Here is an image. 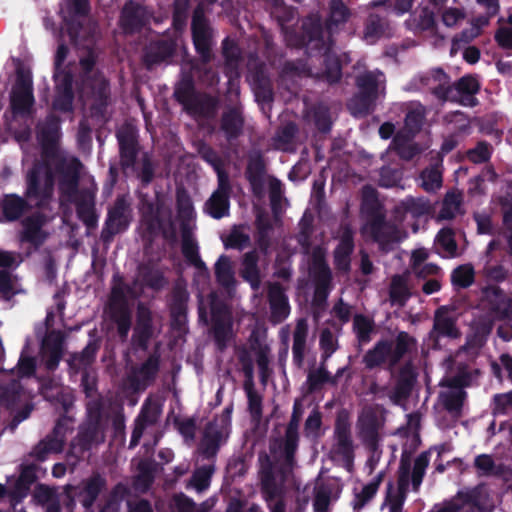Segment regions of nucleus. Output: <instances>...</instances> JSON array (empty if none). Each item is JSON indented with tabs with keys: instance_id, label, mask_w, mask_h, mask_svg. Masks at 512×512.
<instances>
[{
	"instance_id": "43",
	"label": "nucleus",
	"mask_w": 512,
	"mask_h": 512,
	"mask_svg": "<svg viewBox=\"0 0 512 512\" xmlns=\"http://www.w3.org/2000/svg\"><path fill=\"white\" fill-rule=\"evenodd\" d=\"M500 204L503 211L504 224L506 231L504 237L507 240L509 252L512 254V188H510L505 197L500 198Z\"/></svg>"
},
{
	"instance_id": "7",
	"label": "nucleus",
	"mask_w": 512,
	"mask_h": 512,
	"mask_svg": "<svg viewBox=\"0 0 512 512\" xmlns=\"http://www.w3.org/2000/svg\"><path fill=\"white\" fill-rule=\"evenodd\" d=\"M105 487V479L98 474L83 480L78 486L67 485L65 493L70 502L67 504L69 512H74L75 498L82 505L83 512H93L92 506L98 495Z\"/></svg>"
},
{
	"instance_id": "35",
	"label": "nucleus",
	"mask_w": 512,
	"mask_h": 512,
	"mask_svg": "<svg viewBox=\"0 0 512 512\" xmlns=\"http://www.w3.org/2000/svg\"><path fill=\"white\" fill-rule=\"evenodd\" d=\"M302 415L301 405L298 401L295 402L294 408H293V414L290 420V423L287 427L286 431V444H285V450L287 454V458H290L292 453L294 452L296 446H297V440H298V426L300 422V418Z\"/></svg>"
},
{
	"instance_id": "28",
	"label": "nucleus",
	"mask_w": 512,
	"mask_h": 512,
	"mask_svg": "<svg viewBox=\"0 0 512 512\" xmlns=\"http://www.w3.org/2000/svg\"><path fill=\"white\" fill-rule=\"evenodd\" d=\"M477 2L484 6L487 11V16H482L476 19V21L472 23L471 29L462 33L461 40L465 42L477 37L480 33L481 27L486 26L489 22V18L497 14L499 11L498 0H477Z\"/></svg>"
},
{
	"instance_id": "25",
	"label": "nucleus",
	"mask_w": 512,
	"mask_h": 512,
	"mask_svg": "<svg viewBox=\"0 0 512 512\" xmlns=\"http://www.w3.org/2000/svg\"><path fill=\"white\" fill-rule=\"evenodd\" d=\"M478 90V80L472 76H464L458 81L455 88V91L459 94V96L456 97L453 92L451 94L453 99L451 100L459 101L465 106H473L475 104L474 94H476Z\"/></svg>"
},
{
	"instance_id": "9",
	"label": "nucleus",
	"mask_w": 512,
	"mask_h": 512,
	"mask_svg": "<svg viewBox=\"0 0 512 512\" xmlns=\"http://www.w3.org/2000/svg\"><path fill=\"white\" fill-rule=\"evenodd\" d=\"M67 54V48L64 45H60L57 49L56 54V96L54 100V108L62 111H68L72 106V93H71V77L64 71H60L59 67L64 61Z\"/></svg>"
},
{
	"instance_id": "59",
	"label": "nucleus",
	"mask_w": 512,
	"mask_h": 512,
	"mask_svg": "<svg viewBox=\"0 0 512 512\" xmlns=\"http://www.w3.org/2000/svg\"><path fill=\"white\" fill-rule=\"evenodd\" d=\"M121 159L124 166H130L136 155L135 143L132 139H124L119 135Z\"/></svg>"
},
{
	"instance_id": "41",
	"label": "nucleus",
	"mask_w": 512,
	"mask_h": 512,
	"mask_svg": "<svg viewBox=\"0 0 512 512\" xmlns=\"http://www.w3.org/2000/svg\"><path fill=\"white\" fill-rule=\"evenodd\" d=\"M178 217L182 221L183 230H191L194 219V208L190 198L183 192L177 195Z\"/></svg>"
},
{
	"instance_id": "33",
	"label": "nucleus",
	"mask_w": 512,
	"mask_h": 512,
	"mask_svg": "<svg viewBox=\"0 0 512 512\" xmlns=\"http://www.w3.org/2000/svg\"><path fill=\"white\" fill-rule=\"evenodd\" d=\"M190 230H183V239H182V251L186 259L194 265L199 272L206 277L207 270L204 263L200 260L198 255V246L195 240L189 234Z\"/></svg>"
},
{
	"instance_id": "14",
	"label": "nucleus",
	"mask_w": 512,
	"mask_h": 512,
	"mask_svg": "<svg viewBox=\"0 0 512 512\" xmlns=\"http://www.w3.org/2000/svg\"><path fill=\"white\" fill-rule=\"evenodd\" d=\"M218 173V189L212 194L206 203V211L216 219L222 218L229 211V183L227 176L220 170Z\"/></svg>"
},
{
	"instance_id": "19",
	"label": "nucleus",
	"mask_w": 512,
	"mask_h": 512,
	"mask_svg": "<svg viewBox=\"0 0 512 512\" xmlns=\"http://www.w3.org/2000/svg\"><path fill=\"white\" fill-rule=\"evenodd\" d=\"M465 398V392L456 380H447L443 383V390L439 395L441 404L450 412L458 413Z\"/></svg>"
},
{
	"instance_id": "48",
	"label": "nucleus",
	"mask_w": 512,
	"mask_h": 512,
	"mask_svg": "<svg viewBox=\"0 0 512 512\" xmlns=\"http://www.w3.org/2000/svg\"><path fill=\"white\" fill-rule=\"evenodd\" d=\"M263 489L268 507L271 512H285V504L278 489L273 487L268 479L263 480Z\"/></svg>"
},
{
	"instance_id": "40",
	"label": "nucleus",
	"mask_w": 512,
	"mask_h": 512,
	"mask_svg": "<svg viewBox=\"0 0 512 512\" xmlns=\"http://www.w3.org/2000/svg\"><path fill=\"white\" fill-rule=\"evenodd\" d=\"M335 451L346 461H350L352 458V441L346 424H338L336 427Z\"/></svg>"
},
{
	"instance_id": "36",
	"label": "nucleus",
	"mask_w": 512,
	"mask_h": 512,
	"mask_svg": "<svg viewBox=\"0 0 512 512\" xmlns=\"http://www.w3.org/2000/svg\"><path fill=\"white\" fill-rule=\"evenodd\" d=\"M64 444V435L61 427H56L53 435L43 440L35 449V453L40 459H44L49 453H58L62 450Z\"/></svg>"
},
{
	"instance_id": "57",
	"label": "nucleus",
	"mask_w": 512,
	"mask_h": 512,
	"mask_svg": "<svg viewBox=\"0 0 512 512\" xmlns=\"http://www.w3.org/2000/svg\"><path fill=\"white\" fill-rule=\"evenodd\" d=\"M22 291L16 279L6 273H0V294L5 299H10L13 295Z\"/></svg>"
},
{
	"instance_id": "63",
	"label": "nucleus",
	"mask_w": 512,
	"mask_h": 512,
	"mask_svg": "<svg viewBox=\"0 0 512 512\" xmlns=\"http://www.w3.org/2000/svg\"><path fill=\"white\" fill-rule=\"evenodd\" d=\"M241 126L242 120L238 112L232 111L223 117L222 127L229 136H234Z\"/></svg>"
},
{
	"instance_id": "44",
	"label": "nucleus",
	"mask_w": 512,
	"mask_h": 512,
	"mask_svg": "<svg viewBox=\"0 0 512 512\" xmlns=\"http://www.w3.org/2000/svg\"><path fill=\"white\" fill-rule=\"evenodd\" d=\"M435 245L444 257H454L457 254V246L450 229H442L437 234Z\"/></svg>"
},
{
	"instance_id": "49",
	"label": "nucleus",
	"mask_w": 512,
	"mask_h": 512,
	"mask_svg": "<svg viewBox=\"0 0 512 512\" xmlns=\"http://www.w3.org/2000/svg\"><path fill=\"white\" fill-rule=\"evenodd\" d=\"M26 207L23 199L17 196H7L2 204L1 208L6 219L14 220L17 219Z\"/></svg>"
},
{
	"instance_id": "5",
	"label": "nucleus",
	"mask_w": 512,
	"mask_h": 512,
	"mask_svg": "<svg viewBox=\"0 0 512 512\" xmlns=\"http://www.w3.org/2000/svg\"><path fill=\"white\" fill-rule=\"evenodd\" d=\"M59 158L53 157L44 165L35 167L27 176L26 196L29 206H44L51 199L53 192V177L51 165L58 164Z\"/></svg>"
},
{
	"instance_id": "64",
	"label": "nucleus",
	"mask_w": 512,
	"mask_h": 512,
	"mask_svg": "<svg viewBox=\"0 0 512 512\" xmlns=\"http://www.w3.org/2000/svg\"><path fill=\"white\" fill-rule=\"evenodd\" d=\"M249 244V236L240 229H234L228 236L225 245L230 248L242 250Z\"/></svg>"
},
{
	"instance_id": "50",
	"label": "nucleus",
	"mask_w": 512,
	"mask_h": 512,
	"mask_svg": "<svg viewBox=\"0 0 512 512\" xmlns=\"http://www.w3.org/2000/svg\"><path fill=\"white\" fill-rule=\"evenodd\" d=\"M422 187L432 192L439 189L442 185V172L438 165L426 169L421 174Z\"/></svg>"
},
{
	"instance_id": "60",
	"label": "nucleus",
	"mask_w": 512,
	"mask_h": 512,
	"mask_svg": "<svg viewBox=\"0 0 512 512\" xmlns=\"http://www.w3.org/2000/svg\"><path fill=\"white\" fill-rule=\"evenodd\" d=\"M212 470L210 467L198 469L191 480V485L199 492L208 488L210 484Z\"/></svg>"
},
{
	"instance_id": "61",
	"label": "nucleus",
	"mask_w": 512,
	"mask_h": 512,
	"mask_svg": "<svg viewBox=\"0 0 512 512\" xmlns=\"http://www.w3.org/2000/svg\"><path fill=\"white\" fill-rule=\"evenodd\" d=\"M252 87L254 90L256 100L264 104H269L272 100V91L267 81L260 82L255 79L252 81Z\"/></svg>"
},
{
	"instance_id": "27",
	"label": "nucleus",
	"mask_w": 512,
	"mask_h": 512,
	"mask_svg": "<svg viewBox=\"0 0 512 512\" xmlns=\"http://www.w3.org/2000/svg\"><path fill=\"white\" fill-rule=\"evenodd\" d=\"M160 411L156 406L146 405L136 420L135 428L132 433L130 441V447H134L138 444L144 430L156 423L159 417Z\"/></svg>"
},
{
	"instance_id": "1",
	"label": "nucleus",
	"mask_w": 512,
	"mask_h": 512,
	"mask_svg": "<svg viewBox=\"0 0 512 512\" xmlns=\"http://www.w3.org/2000/svg\"><path fill=\"white\" fill-rule=\"evenodd\" d=\"M432 211L430 202L424 198H406L394 211L395 223L379 220L371 226L375 241L383 250H389L393 244L406 237L405 222L408 218L427 217Z\"/></svg>"
},
{
	"instance_id": "12",
	"label": "nucleus",
	"mask_w": 512,
	"mask_h": 512,
	"mask_svg": "<svg viewBox=\"0 0 512 512\" xmlns=\"http://www.w3.org/2000/svg\"><path fill=\"white\" fill-rule=\"evenodd\" d=\"M446 0H422L406 21V26L413 31L430 29L435 24V12Z\"/></svg>"
},
{
	"instance_id": "13",
	"label": "nucleus",
	"mask_w": 512,
	"mask_h": 512,
	"mask_svg": "<svg viewBox=\"0 0 512 512\" xmlns=\"http://www.w3.org/2000/svg\"><path fill=\"white\" fill-rule=\"evenodd\" d=\"M211 321L213 324L214 335L220 346L231 336V316L227 307L216 303L215 295H211Z\"/></svg>"
},
{
	"instance_id": "15",
	"label": "nucleus",
	"mask_w": 512,
	"mask_h": 512,
	"mask_svg": "<svg viewBox=\"0 0 512 512\" xmlns=\"http://www.w3.org/2000/svg\"><path fill=\"white\" fill-rule=\"evenodd\" d=\"M193 40L203 61L210 59L211 32L203 17L201 8L195 10L192 21Z\"/></svg>"
},
{
	"instance_id": "30",
	"label": "nucleus",
	"mask_w": 512,
	"mask_h": 512,
	"mask_svg": "<svg viewBox=\"0 0 512 512\" xmlns=\"http://www.w3.org/2000/svg\"><path fill=\"white\" fill-rule=\"evenodd\" d=\"M353 251L352 234L345 229L334 253L335 265L339 270L348 271L350 267V254Z\"/></svg>"
},
{
	"instance_id": "54",
	"label": "nucleus",
	"mask_w": 512,
	"mask_h": 512,
	"mask_svg": "<svg viewBox=\"0 0 512 512\" xmlns=\"http://www.w3.org/2000/svg\"><path fill=\"white\" fill-rule=\"evenodd\" d=\"M43 221L37 217L36 219H27L24 224V237L30 242L38 244L43 241L45 235L41 231Z\"/></svg>"
},
{
	"instance_id": "20",
	"label": "nucleus",
	"mask_w": 512,
	"mask_h": 512,
	"mask_svg": "<svg viewBox=\"0 0 512 512\" xmlns=\"http://www.w3.org/2000/svg\"><path fill=\"white\" fill-rule=\"evenodd\" d=\"M409 486V468L403 462L399 471L398 491L392 493V485H388L386 504L389 506V512H400L405 500L406 492Z\"/></svg>"
},
{
	"instance_id": "10",
	"label": "nucleus",
	"mask_w": 512,
	"mask_h": 512,
	"mask_svg": "<svg viewBox=\"0 0 512 512\" xmlns=\"http://www.w3.org/2000/svg\"><path fill=\"white\" fill-rule=\"evenodd\" d=\"M411 89L427 88L439 99L448 100L453 99L451 94L453 88L450 85L448 76L440 69H435L426 72L416 77L411 84Z\"/></svg>"
},
{
	"instance_id": "8",
	"label": "nucleus",
	"mask_w": 512,
	"mask_h": 512,
	"mask_svg": "<svg viewBox=\"0 0 512 512\" xmlns=\"http://www.w3.org/2000/svg\"><path fill=\"white\" fill-rule=\"evenodd\" d=\"M424 114V107L420 104L415 105L406 116L404 129L399 131L393 140L395 149L404 159H411L419 151L414 144L410 143V139L421 129Z\"/></svg>"
},
{
	"instance_id": "31",
	"label": "nucleus",
	"mask_w": 512,
	"mask_h": 512,
	"mask_svg": "<svg viewBox=\"0 0 512 512\" xmlns=\"http://www.w3.org/2000/svg\"><path fill=\"white\" fill-rule=\"evenodd\" d=\"M378 201L376 196V191L372 187H364L363 189V205L362 209L364 212L371 213L373 215V218L370 223H367L363 231L365 234L371 235L375 239V233L372 232L371 226L375 224L377 221L382 220V216L380 213H378Z\"/></svg>"
},
{
	"instance_id": "16",
	"label": "nucleus",
	"mask_w": 512,
	"mask_h": 512,
	"mask_svg": "<svg viewBox=\"0 0 512 512\" xmlns=\"http://www.w3.org/2000/svg\"><path fill=\"white\" fill-rule=\"evenodd\" d=\"M477 490L461 492L449 501L436 505L431 512H478Z\"/></svg>"
},
{
	"instance_id": "47",
	"label": "nucleus",
	"mask_w": 512,
	"mask_h": 512,
	"mask_svg": "<svg viewBox=\"0 0 512 512\" xmlns=\"http://www.w3.org/2000/svg\"><path fill=\"white\" fill-rule=\"evenodd\" d=\"M308 335V324L305 319H300L297 322L296 329L293 336V354L297 359L303 357L305 351V344Z\"/></svg>"
},
{
	"instance_id": "32",
	"label": "nucleus",
	"mask_w": 512,
	"mask_h": 512,
	"mask_svg": "<svg viewBox=\"0 0 512 512\" xmlns=\"http://www.w3.org/2000/svg\"><path fill=\"white\" fill-rule=\"evenodd\" d=\"M144 11L141 7L128 2L123 8L120 23L125 31H133L144 23Z\"/></svg>"
},
{
	"instance_id": "23",
	"label": "nucleus",
	"mask_w": 512,
	"mask_h": 512,
	"mask_svg": "<svg viewBox=\"0 0 512 512\" xmlns=\"http://www.w3.org/2000/svg\"><path fill=\"white\" fill-rule=\"evenodd\" d=\"M455 313L445 307L437 310L432 335L456 338L459 331L455 326Z\"/></svg>"
},
{
	"instance_id": "2",
	"label": "nucleus",
	"mask_w": 512,
	"mask_h": 512,
	"mask_svg": "<svg viewBox=\"0 0 512 512\" xmlns=\"http://www.w3.org/2000/svg\"><path fill=\"white\" fill-rule=\"evenodd\" d=\"M81 169V163L75 158L65 160V162L62 164L60 180V191L62 194L61 202L63 203L65 198L67 201L76 202L79 217L88 226H93L95 224V217L91 209V202L95 189H87L83 195L84 203L78 202L76 180L81 172Z\"/></svg>"
},
{
	"instance_id": "37",
	"label": "nucleus",
	"mask_w": 512,
	"mask_h": 512,
	"mask_svg": "<svg viewBox=\"0 0 512 512\" xmlns=\"http://www.w3.org/2000/svg\"><path fill=\"white\" fill-rule=\"evenodd\" d=\"M258 256L257 252H249L245 254L243 259L242 276L247 280L251 287L256 290L260 285L259 270L257 267Z\"/></svg>"
},
{
	"instance_id": "22",
	"label": "nucleus",
	"mask_w": 512,
	"mask_h": 512,
	"mask_svg": "<svg viewBox=\"0 0 512 512\" xmlns=\"http://www.w3.org/2000/svg\"><path fill=\"white\" fill-rule=\"evenodd\" d=\"M158 370V361L149 358L140 369L134 371L129 377L130 388L133 391L144 390L155 378Z\"/></svg>"
},
{
	"instance_id": "21",
	"label": "nucleus",
	"mask_w": 512,
	"mask_h": 512,
	"mask_svg": "<svg viewBox=\"0 0 512 512\" xmlns=\"http://www.w3.org/2000/svg\"><path fill=\"white\" fill-rule=\"evenodd\" d=\"M269 302L272 320L276 323L285 320L290 313L288 299L278 284L269 286Z\"/></svg>"
},
{
	"instance_id": "26",
	"label": "nucleus",
	"mask_w": 512,
	"mask_h": 512,
	"mask_svg": "<svg viewBox=\"0 0 512 512\" xmlns=\"http://www.w3.org/2000/svg\"><path fill=\"white\" fill-rule=\"evenodd\" d=\"M325 251L326 249L322 247H315L312 251L310 273L318 281V291H320L322 287L327 286L330 281V271L325 263Z\"/></svg>"
},
{
	"instance_id": "42",
	"label": "nucleus",
	"mask_w": 512,
	"mask_h": 512,
	"mask_svg": "<svg viewBox=\"0 0 512 512\" xmlns=\"http://www.w3.org/2000/svg\"><path fill=\"white\" fill-rule=\"evenodd\" d=\"M389 35L387 23L378 16H370L364 33L365 40L372 44L378 38Z\"/></svg>"
},
{
	"instance_id": "52",
	"label": "nucleus",
	"mask_w": 512,
	"mask_h": 512,
	"mask_svg": "<svg viewBox=\"0 0 512 512\" xmlns=\"http://www.w3.org/2000/svg\"><path fill=\"white\" fill-rule=\"evenodd\" d=\"M390 296L393 302L400 305L409 297L406 278L404 276H395L392 279Z\"/></svg>"
},
{
	"instance_id": "38",
	"label": "nucleus",
	"mask_w": 512,
	"mask_h": 512,
	"mask_svg": "<svg viewBox=\"0 0 512 512\" xmlns=\"http://www.w3.org/2000/svg\"><path fill=\"white\" fill-rule=\"evenodd\" d=\"M225 437L224 431H219L214 424H209L201 442V450L208 456L213 455Z\"/></svg>"
},
{
	"instance_id": "4",
	"label": "nucleus",
	"mask_w": 512,
	"mask_h": 512,
	"mask_svg": "<svg viewBox=\"0 0 512 512\" xmlns=\"http://www.w3.org/2000/svg\"><path fill=\"white\" fill-rule=\"evenodd\" d=\"M359 94L349 102V109L355 116L368 113L376 99L384 94L385 77L380 71L363 74L357 79Z\"/></svg>"
},
{
	"instance_id": "34",
	"label": "nucleus",
	"mask_w": 512,
	"mask_h": 512,
	"mask_svg": "<svg viewBox=\"0 0 512 512\" xmlns=\"http://www.w3.org/2000/svg\"><path fill=\"white\" fill-rule=\"evenodd\" d=\"M337 494L333 495L330 484L318 481L314 488L313 509L314 512H328V507Z\"/></svg>"
},
{
	"instance_id": "11",
	"label": "nucleus",
	"mask_w": 512,
	"mask_h": 512,
	"mask_svg": "<svg viewBox=\"0 0 512 512\" xmlns=\"http://www.w3.org/2000/svg\"><path fill=\"white\" fill-rule=\"evenodd\" d=\"M32 79L29 72L18 71L11 93V106L15 113H28L33 105Z\"/></svg>"
},
{
	"instance_id": "53",
	"label": "nucleus",
	"mask_w": 512,
	"mask_h": 512,
	"mask_svg": "<svg viewBox=\"0 0 512 512\" xmlns=\"http://www.w3.org/2000/svg\"><path fill=\"white\" fill-rule=\"evenodd\" d=\"M353 326L359 341L361 343H367L373 331L372 320L362 315H356L353 319Z\"/></svg>"
},
{
	"instance_id": "29",
	"label": "nucleus",
	"mask_w": 512,
	"mask_h": 512,
	"mask_svg": "<svg viewBox=\"0 0 512 512\" xmlns=\"http://www.w3.org/2000/svg\"><path fill=\"white\" fill-rule=\"evenodd\" d=\"M130 220L129 205L125 199H118L109 211L108 226L116 233L128 226Z\"/></svg>"
},
{
	"instance_id": "62",
	"label": "nucleus",
	"mask_w": 512,
	"mask_h": 512,
	"mask_svg": "<svg viewBox=\"0 0 512 512\" xmlns=\"http://www.w3.org/2000/svg\"><path fill=\"white\" fill-rule=\"evenodd\" d=\"M33 498L37 503L45 506L58 500L55 490L44 485L35 488Z\"/></svg>"
},
{
	"instance_id": "55",
	"label": "nucleus",
	"mask_w": 512,
	"mask_h": 512,
	"mask_svg": "<svg viewBox=\"0 0 512 512\" xmlns=\"http://www.w3.org/2000/svg\"><path fill=\"white\" fill-rule=\"evenodd\" d=\"M451 278L455 286L460 288L468 287L473 282L474 270L468 264L459 266L453 271Z\"/></svg>"
},
{
	"instance_id": "51",
	"label": "nucleus",
	"mask_w": 512,
	"mask_h": 512,
	"mask_svg": "<svg viewBox=\"0 0 512 512\" xmlns=\"http://www.w3.org/2000/svg\"><path fill=\"white\" fill-rule=\"evenodd\" d=\"M384 473H378L367 485H365L360 494L357 495L355 508H361L366 502L374 497L379 485L383 481Z\"/></svg>"
},
{
	"instance_id": "58",
	"label": "nucleus",
	"mask_w": 512,
	"mask_h": 512,
	"mask_svg": "<svg viewBox=\"0 0 512 512\" xmlns=\"http://www.w3.org/2000/svg\"><path fill=\"white\" fill-rule=\"evenodd\" d=\"M441 19L445 26L455 27L465 19V12L461 7H446L441 13Z\"/></svg>"
},
{
	"instance_id": "3",
	"label": "nucleus",
	"mask_w": 512,
	"mask_h": 512,
	"mask_svg": "<svg viewBox=\"0 0 512 512\" xmlns=\"http://www.w3.org/2000/svg\"><path fill=\"white\" fill-rule=\"evenodd\" d=\"M94 63L95 54L91 49L84 51L80 56L82 76L79 94L85 104L90 97L93 98L91 109L98 111L107 98V83L102 75L92 70Z\"/></svg>"
},
{
	"instance_id": "24",
	"label": "nucleus",
	"mask_w": 512,
	"mask_h": 512,
	"mask_svg": "<svg viewBox=\"0 0 512 512\" xmlns=\"http://www.w3.org/2000/svg\"><path fill=\"white\" fill-rule=\"evenodd\" d=\"M359 426L362 438L374 449L370 464L379 459V453L376 451V443L378 440L377 429L379 423L372 417L369 412H363L359 418Z\"/></svg>"
},
{
	"instance_id": "45",
	"label": "nucleus",
	"mask_w": 512,
	"mask_h": 512,
	"mask_svg": "<svg viewBox=\"0 0 512 512\" xmlns=\"http://www.w3.org/2000/svg\"><path fill=\"white\" fill-rule=\"evenodd\" d=\"M461 194L459 192H449L445 196L442 209L439 213L440 219H452L461 212Z\"/></svg>"
},
{
	"instance_id": "39",
	"label": "nucleus",
	"mask_w": 512,
	"mask_h": 512,
	"mask_svg": "<svg viewBox=\"0 0 512 512\" xmlns=\"http://www.w3.org/2000/svg\"><path fill=\"white\" fill-rule=\"evenodd\" d=\"M350 12L341 0H331L330 16L327 21L329 33L338 29L339 25L345 23L349 18Z\"/></svg>"
},
{
	"instance_id": "18",
	"label": "nucleus",
	"mask_w": 512,
	"mask_h": 512,
	"mask_svg": "<svg viewBox=\"0 0 512 512\" xmlns=\"http://www.w3.org/2000/svg\"><path fill=\"white\" fill-rule=\"evenodd\" d=\"M110 310L117 323L119 334L125 338L130 330V312L122 299V292L117 287L112 291Z\"/></svg>"
},
{
	"instance_id": "17",
	"label": "nucleus",
	"mask_w": 512,
	"mask_h": 512,
	"mask_svg": "<svg viewBox=\"0 0 512 512\" xmlns=\"http://www.w3.org/2000/svg\"><path fill=\"white\" fill-rule=\"evenodd\" d=\"M63 336L59 331L49 332L42 342L41 355L48 369H54L62 356Z\"/></svg>"
},
{
	"instance_id": "46",
	"label": "nucleus",
	"mask_w": 512,
	"mask_h": 512,
	"mask_svg": "<svg viewBox=\"0 0 512 512\" xmlns=\"http://www.w3.org/2000/svg\"><path fill=\"white\" fill-rule=\"evenodd\" d=\"M215 273L218 282L229 288L234 284V272L230 259L227 256H221L215 265Z\"/></svg>"
},
{
	"instance_id": "56",
	"label": "nucleus",
	"mask_w": 512,
	"mask_h": 512,
	"mask_svg": "<svg viewBox=\"0 0 512 512\" xmlns=\"http://www.w3.org/2000/svg\"><path fill=\"white\" fill-rule=\"evenodd\" d=\"M428 464L429 458L427 454H421L415 459L411 475L414 490H417L421 485Z\"/></svg>"
},
{
	"instance_id": "6",
	"label": "nucleus",
	"mask_w": 512,
	"mask_h": 512,
	"mask_svg": "<svg viewBox=\"0 0 512 512\" xmlns=\"http://www.w3.org/2000/svg\"><path fill=\"white\" fill-rule=\"evenodd\" d=\"M413 339L404 332L398 334L395 343L379 341L363 358L366 367L374 368L388 363L394 365L413 346Z\"/></svg>"
}]
</instances>
